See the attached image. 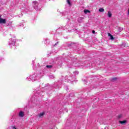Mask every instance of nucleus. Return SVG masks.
I'll return each mask as SVG.
<instances>
[{
  "mask_svg": "<svg viewBox=\"0 0 129 129\" xmlns=\"http://www.w3.org/2000/svg\"><path fill=\"white\" fill-rule=\"evenodd\" d=\"M13 129H17V128H16L15 126H13Z\"/></svg>",
  "mask_w": 129,
  "mask_h": 129,
  "instance_id": "nucleus-14",
  "label": "nucleus"
},
{
  "mask_svg": "<svg viewBox=\"0 0 129 129\" xmlns=\"http://www.w3.org/2000/svg\"><path fill=\"white\" fill-rule=\"evenodd\" d=\"M45 115V113L44 112H42L39 115V117H42V116H43V115Z\"/></svg>",
  "mask_w": 129,
  "mask_h": 129,
  "instance_id": "nucleus-7",
  "label": "nucleus"
},
{
  "mask_svg": "<svg viewBox=\"0 0 129 129\" xmlns=\"http://www.w3.org/2000/svg\"><path fill=\"white\" fill-rule=\"evenodd\" d=\"M127 121L126 120H124L123 121H119V123H120L121 124H123L124 123H126V122Z\"/></svg>",
  "mask_w": 129,
  "mask_h": 129,
  "instance_id": "nucleus-3",
  "label": "nucleus"
},
{
  "mask_svg": "<svg viewBox=\"0 0 129 129\" xmlns=\"http://www.w3.org/2000/svg\"><path fill=\"white\" fill-rule=\"evenodd\" d=\"M25 116V114L24 113V112L23 111H20L19 113V116H21V117H24Z\"/></svg>",
  "mask_w": 129,
  "mask_h": 129,
  "instance_id": "nucleus-2",
  "label": "nucleus"
},
{
  "mask_svg": "<svg viewBox=\"0 0 129 129\" xmlns=\"http://www.w3.org/2000/svg\"><path fill=\"white\" fill-rule=\"evenodd\" d=\"M84 13L85 14H87V13H90V11L88 10H86V9H85L84 10Z\"/></svg>",
  "mask_w": 129,
  "mask_h": 129,
  "instance_id": "nucleus-5",
  "label": "nucleus"
},
{
  "mask_svg": "<svg viewBox=\"0 0 129 129\" xmlns=\"http://www.w3.org/2000/svg\"><path fill=\"white\" fill-rule=\"evenodd\" d=\"M52 67H53V66H51V65H47V66H46V68H52Z\"/></svg>",
  "mask_w": 129,
  "mask_h": 129,
  "instance_id": "nucleus-9",
  "label": "nucleus"
},
{
  "mask_svg": "<svg viewBox=\"0 0 129 129\" xmlns=\"http://www.w3.org/2000/svg\"><path fill=\"white\" fill-rule=\"evenodd\" d=\"M110 37V40H114V38L112 35H111Z\"/></svg>",
  "mask_w": 129,
  "mask_h": 129,
  "instance_id": "nucleus-11",
  "label": "nucleus"
},
{
  "mask_svg": "<svg viewBox=\"0 0 129 129\" xmlns=\"http://www.w3.org/2000/svg\"><path fill=\"white\" fill-rule=\"evenodd\" d=\"M108 36H109L110 37L112 35H111V34L110 33H108Z\"/></svg>",
  "mask_w": 129,
  "mask_h": 129,
  "instance_id": "nucleus-13",
  "label": "nucleus"
},
{
  "mask_svg": "<svg viewBox=\"0 0 129 129\" xmlns=\"http://www.w3.org/2000/svg\"><path fill=\"white\" fill-rule=\"evenodd\" d=\"M6 23H7V20L5 19L1 18L0 16V23L6 24Z\"/></svg>",
  "mask_w": 129,
  "mask_h": 129,
  "instance_id": "nucleus-1",
  "label": "nucleus"
},
{
  "mask_svg": "<svg viewBox=\"0 0 129 129\" xmlns=\"http://www.w3.org/2000/svg\"><path fill=\"white\" fill-rule=\"evenodd\" d=\"M67 3H68L69 6H71V2H70V0H67Z\"/></svg>",
  "mask_w": 129,
  "mask_h": 129,
  "instance_id": "nucleus-8",
  "label": "nucleus"
},
{
  "mask_svg": "<svg viewBox=\"0 0 129 129\" xmlns=\"http://www.w3.org/2000/svg\"><path fill=\"white\" fill-rule=\"evenodd\" d=\"M107 16L108 17V18H111V17L112 16V14H111V12H108Z\"/></svg>",
  "mask_w": 129,
  "mask_h": 129,
  "instance_id": "nucleus-4",
  "label": "nucleus"
},
{
  "mask_svg": "<svg viewBox=\"0 0 129 129\" xmlns=\"http://www.w3.org/2000/svg\"><path fill=\"white\" fill-rule=\"evenodd\" d=\"M99 12H101V13H102L103 12H104V9L101 8H100L99 10Z\"/></svg>",
  "mask_w": 129,
  "mask_h": 129,
  "instance_id": "nucleus-6",
  "label": "nucleus"
},
{
  "mask_svg": "<svg viewBox=\"0 0 129 129\" xmlns=\"http://www.w3.org/2000/svg\"><path fill=\"white\" fill-rule=\"evenodd\" d=\"M92 33H93V34H95V31L93 30V31H92Z\"/></svg>",
  "mask_w": 129,
  "mask_h": 129,
  "instance_id": "nucleus-12",
  "label": "nucleus"
},
{
  "mask_svg": "<svg viewBox=\"0 0 129 129\" xmlns=\"http://www.w3.org/2000/svg\"><path fill=\"white\" fill-rule=\"evenodd\" d=\"M128 15H129V8L128 9Z\"/></svg>",
  "mask_w": 129,
  "mask_h": 129,
  "instance_id": "nucleus-15",
  "label": "nucleus"
},
{
  "mask_svg": "<svg viewBox=\"0 0 129 129\" xmlns=\"http://www.w3.org/2000/svg\"><path fill=\"white\" fill-rule=\"evenodd\" d=\"M122 117V115L120 114L118 115V118H121Z\"/></svg>",
  "mask_w": 129,
  "mask_h": 129,
  "instance_id": "nucleus-10",
  "label": "nucleus"
}]
</instances>
